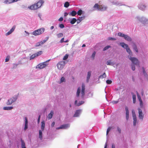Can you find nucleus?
I'll list each match as a JSON object with an SVG mask.
<instances>
[{
  "label": "nucleus",
  "instance_id": "obj_1",
  "mask_svg": "<svg viewBox=\"0 0 148 148\" xmlns=\"http://www.w3.org/2000/svg\"><path fill=\"white\" fill-rule=\"evenodd\" d=\"M44 1L43 0H40L38 2L32 5L28 8L31 10H35L40 8L44 3Z\"/></svg>",
  "mask_w": 148,
  "mask_h": 148
},
{
  "label": "nucleus",
  "instance_id": "obj_2",
  "mask_svg": "<svg viewBox=\"0 0 148 148\" xmlns=\"http://www.w3.org/2000/svg\"><path fill=\"white\" fill-rule=\"evenodd\" d=\"M95 10H97L101 11H104L106 10L107 7L102 5H99L98 3L95 4L93 7Z\"/></svg>",
  "mask_w": 148,
  "mask_h": 148
},
{
  "label": "nucleus",
  "instance_id": "obj_3",
  "mask_svg": "<svg viewBox=\"0 0 148 148\" xmlns=\"http://www.w3.org/2000/svg\"><path fill=\"white\" fill-rule=\"evenodd\" d=\"M45 30L44 28H40L34 31L32 33V34L35 36L39 35L42 34L44 32Z\"/></svg>",
  "mask_w": 148,
  "mask_h": 148
},
{
  "label": "nucleus",
  "instance_id": "obj_4",
  "mask_svg": "<svg viewBox=\"0 0 148 148\" xmlns=\"http://www.w3.org/2000/svg\"><path fill=\"white\" fill-rule=\"evenodd\" d=\"M120 45L126 49L127 52H128L130 55H132V52L127 44L124 42H121L120 43Z\"/></svg>",
  "mask_w": 148,
  "mask_h": 148
},
{
  "label": "nucleus",
  "instance_id": "obj_5",
  "mask_svg": "<svg viewBox=\"0 0 148 148\" xmlns=\"http://www.w3.org/2000/svg\"><path fill=\"white\" fill-rule=\"evenodd\" d=\"M49 60H48V61H47L46 62H45L42 63H41L38 64L36 66V69H41L45 67L48 64L47 62Z\"/></svg>",
  "mask_w": 148,
  "mask_h": 148
},
{
  "label": "nucleus",
  "instance_id": "obj_6",
  "mask_svg": "<svg viewBox=\"0 0 148 148\" xmlns=\"http://www.w3.org/2000/svg\"><path fill=\"white\" fill-rule=\"evenodd\" d=\"M129 58L133 64L136 65H137L139 66V67H140L139 62L136 58L134 57H131L130 56L129 57Z\"/></svg>",
  "mask_w": 148,
  "mask_h": 148
},
{
  "label": "nucleus",
  "instance_id": "obj_7",
  "mask_svg": "<svg viewBox=\"0 0 148 148\" xmlns=\"http://www.w3.org/2000/svg\"><path fill=\"white\" fill-rule=\"evenodd\" d=\"M65 64V62L64 61H61L59 62L57 64L58 68L59 70H62Z\"/></svg>",
  "mask_w": 148,
  "mask_h": 148
},
{
  "label": "nucleus",
  "instance_id": "obj_8",
  "mask_svg": "<svg viewBox=\"0 0 148 148\" xmlns=\"http://www.w3.org/2000/svg\"><path fill=\"white\" fill-rule=\"evenodd\" d=\"M42 53V51H40L37 53L32 55L30 57V60L34 59L35 57L40 55Z\"/></svg>",
  "mask_w": 148,
  "mask_h": 148
},
{
  "label": "nucleus",
  "instance_id": "obj_9",
  "mask_svg": "<svg viewBox=\"0 0 148 148\" xmlns=\"http://www.w3.org/2000/svg\"><path fill=\"white\" fill-rule=\"evenodd\" d=\"M16 99V98L12 97L8 100L7 104L8 105H10L13 103L15 101Z\"/></svg>",
  "mask_w": 148,
  "mask_h": 148
},
{
  "label": "nucleus",
  "instance_id": "obj_10",
  "mask_svg": "<svg viewBox=\"0 0 148 148\" xmlns=\"http://www.w3.org/2000/svg\"><path fill=\"white\" fill-rule=\"evenodd\" d=\"M85 85L84 83H83L82 86V90H81V97L82 98H83L84 97L85 95Z\"/></svg>",
  "mask_w": 148,
  "mask_h": 148
},
{
  "label": "nucleus",
  "instance_id": "obj_11",
  "mask_svg": "<svg viewBox=\"0 0 148 148\" xmlns=\"http://www.w3.org/2000/svg\"><path fill=\"white\" fill-rule=\"evenodd\" d=\"M132 115L133 119V125L134 126H135L137 122L136 117L134 112V111H132Z\"/></svg>",
  "mask_w": 148,
  "mask_h": 148
},
{
  "label": "nucleus",
  "instance_id": "obj_12",
  "mask_svg": "<svg viewBox=\"0 0 148 148\" xmlns=\"http://www.w3.org/2000/svg\"><path fill=\"white\" fill-rule=\"evenodd\" d=\"M47 39L46 40H44L42 41H40V42H38L36 43L35 46L36 47H39L40 46L42 45L44 43H45L47 40Z\"/></svg>",
  "mask_w": 148,
  "mask_h": 148
},
{
  "label": "nucleus",
  "instance_id": "obj_13",
  "mask_svg": "<svg viewBox=\"0 0 148 148\" xmlns=\"http://www.w3.org/2000/svg\"><path fill=\"white\" fill-rule=\"evenodd\" d=\"M138 111L139 113V117L140 119L143 120V114L142 110L140 108H138Z\"/></svg>",
  "mask_w": 148,
  "mask_h": 148
},
{
  "label": "nucleus",
  "instance_id": "obj_14",
  "mask_svg": "<svg viewBox=\"0 0 148 148\" xmlns=\"http://www.w3.org/2000/svg\"><path fill=\"white\" fill-rule=\"evenodd\" d=\"M69 127V125L68 124L63 125L59 127H57L56 129L59 130L62 129H66Z\"/></svg>",
  "mask_w": 148,
  "mask_h": 148
},
{
  "label": "nucleus",
  "instance_id": "obj_15",
  "mask_svg": "<svg viewBox=\"0 0 148 148\" xmlns=\"http://www.w3.org/2000/svg\"><path fill=\"white\" fill-rule=\"evenodd\" d=\"M125 110L126 111V120H127L129 118V112L127 106H125Z\"/></svg>",
  "mask_w": 148,
  "mask_h": 148
},
{
  "label": "nucleus",
  "instance_id": "obj_16",
  "mask_svg": "<svg viewBox=\"0 0 148 148\" xmlns=\"http://www.w3.org/2000/svg\"><path fill=\"white\" fill-rule=\"evenodd\" d=\"M15 28V26H13L12 29L9 31L8 32L6 33V35L8 36L12 32H13Z\"/></svg>",
  "mask_w": 148,
  "mask_h": 148
},
{
  "label": "nucleus",
  "instance_id": "obj_17",
  "mask_svg": "<svg viewBox=\"0 0 148 148\" xmlns=\"http://www.w3.org/2000/svg\"><path fill=\"white\" fill-rule=\"evenodd\" d=\"M146 6L143 4H140L138 6L140 10H144L146 8Z\"/></svg>",
  "mask_w": 148,
  "mask_h": 148
},
{
  "label": "nucleus",
  "instance_id": "obj_18",
  "mask_svg": "<svg viewBox=\"0 0 148 148\" xmlns=\"http://www.w3.org/2000/svg\"><path fill=\"white\" fill-rule=\"evenodd\" d=\"M81 112V110H77L74 114V115L73 116L74 117H77L79 116V114Z\"/></svg>",
  "mask_w": 148,
  "mask_h": 148
},
{
  "label": "nucleus",
  "instance_id": "obj_19",
  "mask_svg": "<svg viewBox=\"0 0 148 148\" xmlns=\"http://www.w3.org/2000/svg\"><path fill=\"white\" fill-rule=\"evenodd\" d=\"M53 111H51L50 112V113L49 114L48 116V118L49 119H51L53 116Z\"/></svg>",
  "mask_w": 148,
  "mask_h": 148
},
{
  "label": "nucleus",
  "instance_id": "obj_20",
  "mask_svg": "<svg viewBox=\"0 0 148 148\" xmlns=\"http://www.w3.org/2000/svg\"><path fill=\"white\" fill-rule=\"evenodd\" d=\"M91 72L90 71H88V73L87 75V82H88L89 80L90 79L91 76Z\"/></svg>",
  "mask_w": 148,
  "mask_h": 148
},
{
  "label": "nucleus",
  "instance_id": "obj_21",
  "mask_svg": "<svg viewBox=\"0 0 148 148\" xmlns=\"http://www.w3.org/2000/svg\"><path fill=\"white\" fill-rule=\"evenodd\" d=\"M84 16L79 17L77 20V24L79 23L82 21L84 19Z\"/></svg>",
  "mask_w": 148,
  "mask_h": 148
},
{
  "label": "nucleus",
  "instance_id": "obj_22",
  "mask_svg": "<svg viewBox=\"0 0 148 148\" xmlns=\"http://www.w3.org/2000/svg\"><path fill=\"white\" fill-rule=\"evenodd\" d=\"M77 14V13L75 11L73 10L69 14V15L72 16H74L76 15Z\"/></svg>",
  "mask_w": 148,
  "mask_h": 148
},
{
  "label": "nucleus",
  "instance_id": "obj_23",
  "mask_svg": "<svg viewBox=\"0 0 148 148\" xmlns=\"http://www.w3.org/2000/svg\"><path fill=\"white\" fill-rule=\"evenodd\" d=\"M81 92V88L80 87H78L76 92V96L78 97L79 96L80 93Z\"/></svg>",
  "mask_w": 148,
  "mask_h": 148
},
{
  "label": "nucleus",
  "instance_id": "obj_24",
  "mask_svg": "<svg viewBox=\"0 0 148 148\" xmlns=\"http://www.w3.org/2000/svg\"><path fill=\"white\" fill-rule=\"evenodd\" d=\"M124 38L126 40L128 41H132L131 38L127 35H125Z\"/></svg>",
  "mask_w": 148,
  "mask_h": 148
},
{
  "label": "nucleus",
  "instance_id": "obj_25",
  "mask_svg": "<svg viewBox=\"0 0 148 148\" xmlns=\"http://www.w3.org/2000/svg\"><path fill=\"white\" fill-rule=\"evenodd\" d=\"M21 141L22 148H26L24 141L22 139H21Z\"/></svg>",
  "mask_w": 148,
  "mask_h": 148
},
{
  "label": "nucleus",
  "instance_id": "obj_26",
  "mask_svg": "<svg viewBox=\"0 0 148 148\" xmlns=\"http://www.w3.org/2000/svg\"><path fill=\"white\" fill-rule=\"evenodd\" d=\"M41 128L42 131H43L45 127V122L44 121H42L41 123Z\"/></svg>",
  "mask_w": 148,
  "mask_h": 148
},
{
  "label": "nucleus",
  "instance_id": "obj_27",
  "mask_svg": "<svg viewBox=\"0 0 148 148\" xmlns=\"http://www.w3.org/2000/svg\"><path fill=\"white\" fill-rule=\"evenodd\" d=\"M13 107H4L3 108V109L4 110H10L13 109Z\"/></svg>",
  "mask_w": 148,
  "mask_h": 148
},
{
  "label": "nucleus",
  "instance_id": "obj_28",
  "mask_svg": "<svg viewBox=\"0 0 148 148\" xmlns=\"http://www.w3.org/2000/svg\"><path fill=\"white\" fill-rule=\"evenodd\" d=\"M77 21V19L75 18H73L71 21L70 23L72 24H74Z\"/></svg>",
  "mask_w": 148,
  "mask_h": 148
},
{
  "label": "nucleus",
  "instance_id": "obj_29",
  "mask_svg": "<svg viewBox=\"0 0 148 148\" xmlns=\"http://www.w3.org/2000/svg\"><path fill=\"white\" fill-rule=\"evenodd\" d=\"M132 47L133 48V49L136 51L137 52H138V50L137 48V47L136 45L134 43H133V44L132 45Z\"/></svg>",
  "mask_w": 148,
  "mask_h": 148
},
{
  "label": "nucleus",
  "instance_id": "obj_30",
  "mask_svg": "<svg viewBox=\"0 0 148 148\" xmlns=\"http://www.w3.org/2000/svg\"><path fill=\"white\" fill-rule=\"evenodd\" d=\"M39 138L41 140L42 139V132L41 130H39Z\"/></svg>",
  "mask_w": 148,
  "mask_h": 148
},
{
  "label": "nucleus",
  "instance_id": "obj_31",
  "mask_svg": "<svg viewBox=\"0 0 148 148\" xmlns=\"http://www.w3.org/2000/svg\"><path fill=\"white\" fill-rule=\"evenodd\" d=\"M133 101L134 103H135L136 101V95L133 94L132 95Z\"/></svg>",
  "mask_w": 148,
  "mask_h": 148
},
{
  "label": "nucleus",
  "instance_id": "obj_32",
  "mask_svg": "<svg viewBox=\"0 0 148 148\" xmlns=\"http://www.w3.org/2000/svg\"><path fill=\"white\" fill-rule=\"evenodd\" d=\"M118 35L119 36L123 37L124 38L125 36V34H124L122 33L121 32H119L118 33Z\"/></svg>",
  "mask_w": 148,
  "mask_h": 148
},
{
  "label": "nucleus",
  "instance_id": "obj_33",
  "mask_svg": "<svg viewBox=\"0 0 148 148\" xmlns=\"http://www.w3.org/2000/svg\"><path fill=\"white\" fill-rule=\"evenodd\" d=\"M69 5V3L68 2H66L64 4V7L65 8L68 7Z\"/></svg>",
  "mask_w": 148,
  "mask_h": 148
},
{
  "label": "nucleus",
  "instance_id": "obj_34",
  "mask_svg": "<svg viewBox=\"0 0 148 148\" xmlns=\"http://www.w3.org/2000/svg\"><path fill=\"white\" fill-rule=\"evenodd\" d=\"M82 13V11L81 10H79L77 12V14L78 15L80 16Z\"/></svg>",
  "mask_w": 148,
  "mask_h": 148
},
{
  "label": "nucleus",
  "instance_id": "obj_35",
  "mask_svg": "<svg viewBox=\"0 0 148 148\" xmlns=\"http://www.w3.org/2000/svg\"><path fill=\"white\" fill-rule=\"evenodd\" d=\"M63 36V34L62 33H60L57 34V36L58 38H60L62 37Z\"/></svg>",
  "mask_w": 148,
  "mask_h": 148
},
{
  "label": "nucleus",
  "instance_id": "obj_36",
  "mask_svg": "<svg viewBox=\"0 0 148 148\" xmlns=\"http://www.w3.org/2000/svg\"><path fill=\"white\" fill-rule=\"evenodd\" d=\"M106 77V75L105 73H103V74L99 76L100 78H103Z\"/></svg>",
  "mask_w": 148,
  "mask_h": 148
},
{
  "label": "nucleus",
  "instance_id": "obj_37",
  "mask_svg": "<svg viewBox=\"0 0 148 148\" xmlns=\"http://www.w3.org/2000/svg\"><path fill=\"white\" fill-rule=\"evenodd\" d=\"M69 55L68 54H66L63 58V60H66L68 58Z\"/></svg>",
  "mask_w": 148,
  "mask_h": 148
},
{
  "label": "nucleus",
  "instance_id": "obj_38",
  "mask_svg": "<svg viewBox=\"0 0 148 148\" xmlns=\"http://www.w3.org/2000/svg\"><path fill=\"white\" fill-rule=\"evenodd\" d=\"M84 103V101H79V103L77 104V106H79L83 104Z\"/></svg>",
  "mask_w": 148,
  "mask_h": 148
},
{
  "label": "nucleus",
  "instance_id": "obj_39",
  "mask_svg": "<svg viewBox=\"0 0 148 148\" xmlns=\"http://www.w3.org/2000/svg\"><path fill=\"white\" fill-rule=\"evenodd\" d=\"M142 69H143V73L144 75L145 76H146V75H147V74L146 73L145 71V68L143 67L142 68Z\"/></svg>",
  "mask_w": 148,
  "mask_h": 148
},
{
  "label": "nucleus",
  "instance_id": "obj_40",
  "mask_svg": "<svg viewBox=\"0 0 148 148\" xmlns=\"http://www.w3.org/2000/svg\"><path fill=\"white\" fill-rule=\"evenodd\" d=\"M110 47V46H107L105 47L103 49V51H105L106 50L108 49Z\"/></svg>",
  "mask_w": 148,
  "mask_h": 148
},
{
  "label": "nucleus",
  "instance_id": "obj_41",
  "mask_svg": "<svg viewBox=\"0 0 148 148\" xmlns=\"http://www.w3.org/2000/svg\"><path fill=\"white\" fill-rule=\"evenodd\" d=\"M10 56H8L6 57L5 59V62H8L10 59Z\"/></svg>",
  "mask_w": 148,
  "mask_h": 148
},
{
  "label": "nucleus",
  "instance_id": "obj_42",
  "mask_svg": "<svg viewBox=\"0 0 148 148\" xmlns=\"http://www.w3.org/2000/svg\"><path fill=\"white\" fill-rule=\"evenodd\" d=\"M111 127H109L107 130L106 132V135H108L109 131H110Z\"/></svg>",
  "mask_w": 148,
  "mask_h": 148
},
{
  "label": "nucleus",
  "instance_id": "obj_43",
  "mask_svg": "<svg viewBox=\"0 0 148 148\" xmlns=\"http://www.w3.org/2000/svg\"><path fill=\"white\" fill-rule=\"evenodd\" d=\"M106 82L108 84H110L112 83V81L111 80L108 79L106 80Z\"/></svg>",
  "mask_w": 148,
  "mask_h": 148
},
{
  "label": "nucleus",
  "instance_id": "obj_44",
  "mask_svg": "<svg viewBox=\"0 0 148 148\" xmlns=\"http://www.w3.org/2000/svg\"><path fill=\"white\" fill-rule=\"evenodd\" d=\"M65 81V79L64 77H62L61 78V79H60V81L61 82H64Z\"/></svg>",
  "mask_w": 148,
  "mask_h": 148
},
{
  "label": "nucleus",
  "instance_id": "obj_45",
  "mask_svg": "<svg viewBox=\"0 0 148 148\" xmlns=\"http://www.w3.org/2000/svg\"><path fill=\"white\" fill-rule=\"evenodd\" d=\"M112 64L110 60H108L107 62V65H111Z\"/></svg>",
  "mask_w": 148,
  "mask_h": 148
},
{
  "label": "nucleus",
  "instance_id": "obj_46",
  "mask_svg": "<svg viewBox=\"0 0 148 148\" xmlns=\"http://www.w3.org/2000/svg\"><path fill=\"white\" fill-rule=\"evenodd\" d=\"M117 130L118 131L119 133L120 134L121 133V130L120 128H119V127H117Z\"/></svg>",
  "mask_w": 148,
  "mask_h": 148
},
{
  "label": "nucleus",
  "instance_id": "obj_47",
  "mask_svg": "<svg viewBox=\"0 0 148 148\" xmlns=\"http://www.w3.org/2000/svg\"><path fill=\"white\" fill-rule=\"evenodd\" d=\"M137 97H138V98L139 101H141L142 99L141 98V97H140V96L138 94V93L137 94Z\"/></svg>",
  "mask_w": 148,
  "mask_h": 148
},
{
  "label": "nucleus",
  "instance_id": "obj_48",
  "mask_svg": "<svg viewBox=\"0 0 148 148\" xmlns=\"http://www.w3.org/2000/svg\"><path fill=\"white\" fill-rule=\"evenodd\" d=\"M95 53H96L94 51L93 52V53L92 55V58H93V59H94V57H95Z\"/></svg>",
  "mask_w": 148,
  "mask_h": 148
},
{
  "label": "nucleus",
  "instance_id": "obj_49",
  "mask_svg": "<svg viewBox=\"0 0 148 148\" xmlns=\"http://www.w3.org/2000/svg\"><path fill=\"white\" fill-rule=\"evenodd\" d=\"M59 27L61 28H63L64 27V25L63 24H61L59 25Z\"/></svg>",
  "mask_w": 148,
  "mask_h": 148
},
{
  "label": "nucleus",
  "instance_id": "obj_50",
  "mask_svg": "<svg viewBox=\"0 0 148 148\" xmlns=\"http://www.w3.org/2000/svg\"><path fill=\"white\" fill-rule=\"evenodd\" d=\"M132 69L133 71H134L135 69V67L134 65H132Z\"/></svg>",
  "mask_w": 148,
  "mask_h": 148
},
{
  "label": "nucleus",
  "instance_id": "obj_51",
  "mask_svg": "<svg viewBox=\"0 0 148 148\" xmlns=\"http://www.w3.org/2000/svg\"><path fill=\"white\" fill-rule=\"evenodd\" d=\"M25 124H28V120L27 119V118L26 117H25Z\"/></svg>",
  "mask_w": 148,
  "mask_h": 148
},
{
  "label": "nucleus",
  "instance_id": "obj_52",
  "mask_svg": "<svg viewBox=\"0 0 148 148\" xmlns=\"http://www.w3.org/2000/svg\"><path fill=\"white\" fill-rule=\"evenodd\" d=\"M108 39L109 40H116V38H113L110 37L108 38Z\"/></svg>",
  "mask_w": 148,
  "mask_h": 148
},
{
  "label": "nucleus",
  "instance_id": "obj_53",
  "mask_svg": "<svg viewBox=\"0 0 148 148\" xmlns=\"http://www.w3.org/2000/svg\"><path fill=\"white\" fill-rule=\"evenodd\" d=\"M28 128V124H25V127L24 128V129L25 130H26Z\"/></svg>",
  "mask_w": 148,
  "mask_h": 148
},
{
  "label": "nucleus",
  "instance_id": "obj_54",
  "mask_svg": "<svg viewBox=\"0 0 148 148\" xmlns=\"http://www.w3.org/2000/svg\"><path fill=\"white\" fill-rule=\"evenodd\" d=\"M64 38H62L60 41V42L62 43L63 42H64Z\"/></svg>",
  "mask_w": 148,
  "mask_h": 148
},
{
  "label": "nucleus",
  "instance_id": "obj_55",
  "mask_svg": "<svg viewBox=\"0 0 148 148\" xmlns=\"http://www.w3.org/2000/svg\"><path fill=\"white\" fill-rule=\"evenodd\" d=\"M118 101H112V103L113 104H116L118 103Z\"/></svg>",
  "mask_w": 148,
  "mask_h": 148
},
{
  "label": "nucleus",
  "instance_id": "obj_56",
  "mask_svg": "<svg viewBox=\"0 0 148 148\" xmlns=\"http://www.w3.org/2000/svg\"><path fill=\"white\" fill-rule=\"evenodd\" d=\"M63 18L62 17H60L58 19V21H62L63 20Z\"/></svg>",
  "mask_w": 148,
  "mask_h": 148
},
{
  "label": "nucleus",
  "instance_id": "obj_57",
  "mask_svg": "<svg viewBox=\"0 0 148 148\" xmlns=\"http://www.w3.org/2000/svg\"><path fill=\"white\" fill-rule=\"evenodd\" d=\"M140 106H143V102L142 100L140 101Z\"/></svg>",
  "mask_w": 148,
  "mask_h": 148
},
{
  "label": "nucleus",
  "instance_id": "obj_58",
  "mask_svg": "<svg viewBox=\"0 0 148 148\" xmlns=\"http://www.w3.org/2000/svg\"><path fill=\"white\" fill-rule=\"evenodd\" d=\"M40 115H39L38 116V123H39L40 122Z\"/></svg>",
  "mask_w": 148,
  "mask_h": 148
},
{
  "label": "nucleus",
  "instance_id": "obj_59",
  "mask_svg": "<svg viewBox=\"0 0 148 148\" xmlns=\"http://www.w3.org/2000/svg\"><path fill=\"white\" fill-rule=\"evenodd\" d=\"M55 122H53V123H52L51 124V126L52 127H53L54 125H55Z\"/></svg>",
  "mask_w": 148,
  "mask_h": 148
},
{
  "label": "nucleus",
  "instance_id": "obj_60",
  "mask_svg": "<svg viewBox=\"0 0 148 148\" xmlns=\"http://www.w3.org/2000/svg\"><path fill=\"white\" fill-rule=\"evenodd\" d=\"M112 148H115V146L114 144H112Z\"/></svg>",
  "mask_w": 148,
  "mask_h": 148
},
{
  "label": "nucleus",
  "instance_id": "obj_61",
  "mask_svg": "<svg viewBox=\"0 0 148 148\" xmlns=\"http://www.w3.org/2000/svg\"><path fill=\"white\" fill-rule=\"evenodd\" d=\"M107 142H106L105 144V145L104 148H107Z\"/></svg>",
  "mask_w": 148,
  "mask_h": 148
},
{
  "label": "nucleus",
  "instance_id": "obj_62",
  "mask_svg": "<svg viewBox=\"0 0 148 148\" xmlns=\"http://www.w3.org/2000/svg\"><path fill=\"white\" fill-rule=\"evenodd\" d=\"M68 14L67 12H65L64 14V16H66Z\"/></svg>",
  "mask_w": 148,
  "mask_h": 148
},
{
  "label": "nucleus",
  "instance_id": "obj_63",
  "mask_svg": "<svg viewBox=\"0 0 148 148\" xmlns=\"http://www.w3.org/2000/svg\"><path fill=\"white\" fill-rule=\"evenodd\" d=\"M77 100H76L75 101V105H76L77 106Z\"/></svg>",
  "mask_w": 148,
  "mask_h": 148
},
{
  "label": "nucleus",
  "instance_id": "obj_64",
  "mask_svg": "<svg viewBox=\"0 0 148 148\" xmlns=\"http://www.w3.org/2000/svg\"><path fill=\"white\" fill-rule=\"evenodd\" d=\"M25 32L27 34V36H29V33L28 32H27L26 31H25Z\"/></svg>",
  "mask_w": 148,
  "mask_h": 148
}]
</instances>
